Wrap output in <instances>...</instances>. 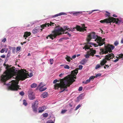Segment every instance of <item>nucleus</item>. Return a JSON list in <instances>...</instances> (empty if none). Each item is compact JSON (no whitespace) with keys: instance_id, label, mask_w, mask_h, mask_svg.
Wrapping results in <instances>:
<instances>
[{"instance_id":"obj_1","label":"nucleus","mask_w":123,"mask_h":123,"mask_svg":"<svg viewBox=\"0 0 123 123\" xmlns=\"http://www.w3.org/2000/svg\"><path fill=\"white\" fill-rule=\"evenodd\" d=\"M75 75H68L64 79H61L60 83H56L54 85V88L55 89H58L59 87L60 88L61 91L60 93L62 92L65 90L67 91L68 90H66L68 87H69L73 82L75 81V80L74 79H76V76Z\"/></svg>"},{"instance_id":"obj_2","label":"nucleus","mask_w":123,"mask_h":123,"mask_svg":"<svg viewBox=\"0 0 123 123\" xmlns=\"http://www.w3.org/2000/svg\"><path fill=\"white\" fill-rule=\"evenodd\" d=\"M3 65L6 66V70L3 74L1 76V80L2 82H5L9 79L11 78L12 76V74L15 73V67H13L9 68L11 66H9L7 64H6L4 63Z\"/></svg>"},{"instance_id":"obj_3","label":"nucleus","mask_w":123,"mask_h":123,"mask_svg":"<svg viewBox=\"0 0 123 123\" xmlns=\"http://www.w3.org/2000/svg\"><path fill=\"white\" fill-rule=\"evenodd\" d=\"M59 25L56 26L54 31L52 32L53 34L49 35L46 37V38L48 39V37H49L50 39H51L53 40L56 38L57 36L62 35V32H63V33H65V32L66 30L68 31L69 29V28L67 26H64L63 27L64 29L62 27L59 28Z\"/></svg>"},{"instance_id":"obj_4","label":"nucleus","mask_w":123,"mask_h":123,"mask_svg":"<svg viewBox=\"0 0 123 123\" xmlns=\"http://www.w3.org/2000/svg\"><path fill=\"white\" fill-rule=\"evenodd\" d=\"M122 21L119 20L118 18H116L113 17H110L107 18H106L100 21V22L101 23L106 24L111 23L112 22L115 23L116 24L119 25L121 22Z\"/></svg>"},{"instance_id":"obj_5","label":"nucleus","mask_w":123,"mask_h":123,"mask_svg":"<svg viewBox=\"0 0 123 123\" xmlns=\"http://www.w3.org/2000/svg\"><path fill=\"white\" fill-rule=\"evenodd\" d=\"M11 82V84L8 87L9 89L12 91H17L19 89V86L18 85V81L16 80H12Z\"/></svg>"},{"instance_id":"obj_6","label":"nucleus","mask_w":123,"mask_h":123,"mask_svg":"<svg viewBox=\"0 0 123 123\" xmlns=\"http://www.w3.org/2000/svg\"><path fill=\"white\" fill-rule=\"evenodd\" d=\"M115 48V47L113 45L110 44H108L105 47V49H102L101 52V53L102 54H106L108 53V52L111 53L112 52V50H113Z\"/></svg>"},{"instance_id":"obj_7","label":"nucleus","mask_w":123,"mask_h":123,"mask_svg":"<svg viewBox=\"0 0 123 123\" xmlns=\"http://www.w3.org/2000/svg\"><path fill=\"white\" fill-rule=\"evenodd\" d=\"M114 57V55L112 53L108 54L105 56V59L101 61L100 63V65L101 66L104 65L107 62L106 60H109L113 58Z\"/></svg>"},{"instance_id":"obj_8","label":"nucleus","mask_w":123,"mask_h":123,"mask_svg":"<svg viewBox=\"0 0 123 123\" xmlns=\"http://www.w3.org/2000/svg\"><path fill=\"white\" fill-rule=\"evenodd\" d=\"M98 37L95 35V32H92L88 35L87 39V42L88 43L92 39H95V41H96L97 38Z\"/></svg>"},{"instance_id":"obj_9","label":"nucleus","mask_w":123,"mask_h":123,"mask_svg":"<svg viewBox=\"0 0 123 123\" xmlns=\"http://www.w3.org/2000/svg\"><path fill=\"white\" fill-rule=\"evenodd\" d=\"M28 96L29 99L31 100H33L35 98L34 94L32 89H29L28 91Z\"/></svg>"},{"instance_id":"obj_10","label":"nucleus","mask_w":123,"mask_h":123,"mask_svg":"<svg viewBox=\"0 0 123 123\" xmlns=\"http://www.w3.org/2000/svg\"><path fill=\"white\" fill-rule=\"evenodd\" d=\"M38 104V102L37 100H36L32 104L31 107L34 112H37Z\"/></svg>"},{"instance_id":"obj_11","label":"nucleus","mask_w":123,"mask_h":123,"mask_svg":"<svg viewBox=\"0 0 123 123\" xmlns=\"http://www.w3.org/2000/svg\"><path fill=\"white\" fill-rule=\"evenodd\" d=\"M21 72L22 73H23L24 74L22 75H21L19 76V78L20 80H24L25 79L27 78V74L26 73L24 72L25 71V72H26L27 71L25 69H21Z\"/></svg>"},{"instance_id":"obj_12","label":"nucleus","mask_w":123,"mask_h":123,"mask_svg":"<svg viewBox=\"0 0 123 123\" xmlns=\"http://www.w3.org/2000/svg\"><path fill=\"white\" fill-rule=\"evenodd\" d=\"M102 38L99 37L97 39V42L98 43V45L101 46L105 43V42H104L105 41V39H102Z\"/></svg>"},{"instance_id":"obj_13","label":"nucleus","mask_w":123,"mask_h":123,"mask_svg":"<svg viewBox=\"0 0 123 123\" xmlns=\"http://www.w3.org/2000/svg\"><path fill=\"white\" fill-rule=\"evenodd\" d=\"M87 27L85 26V25L84 24H83L82 27H81L80 26L77 25L76 26L75 28L77 30L83 32L84 31H86V28Z\"/></svg>"},{"instance_id":"obj_14","label":"nucleus","mask_w":123,"mask_h":123,"mask_svg":"<svg viewBox=\"0 0 123 123\" xmlns=\"http://www.w3.org/2000/svg\"><path fill=\"white\" fill-rule=\"evenodd\" d=\"M53 24H54V23H53L52 22H50V23L49 24V23H46L44 24H43L42 25H41V27H40V30L42 31L43 30V29L45 27H48L49 26V25L51 26L52 25H53ZM52 26L54 25H52Z\"/></svg>"},{"instance_id":"obj_15","label":"nucleus","mask_w":123,"mask_h":123,"mask_svg":"<svg viewBox=\"0 0 123 123\" xmlns=\"http://www.w3.org/2000/svg\"><path fill=\"white\" fill-rule=\"evenodd\" d=\"M46 109V107L44 106L40 107L38 108V112L39 113H42L43 111L44 110Z\"/></svg>"},{"instance_id":"obj_16","label":"nucleus","mask_w":123,"mask_h":123,"mask_svg":"<svg viewBox=\"0 0 123 123\" xmlns=\"http://www.w3.org/2000/svg\"><path fill=\"white\" fill-rule=\"evenodd\" d=\"M42 83L41 82L38 86V87L41 86V87L39 88V90L40 92H42L45 91L46 90L47 88L46 87H43L45 85H44V86H42Z\"/></svg>"},{"instance_id":"obj_17","label":"nucleus","mask_w":123,"mask_h":123,"mask_svg":"<svg viewBox=\"0 0 123 123\" xmlns=\"http://www.w3.org/2000/svg\"><path fill=\"white\" fill-rule=\"evenodd\" d=\"M40 27L38 26L35 27L32 30V32L35 34L37 33L40 30Z\"/></svg>"},{"instance_id":"obj_18","label":"nucleus","mask_w":123,"mask_h":123,"mask_svg":"<svg viewBox=\"0 0 123 123\" xmlns=\"http://www.w3.org/2000/svg\"><path fill=\"white\" fill-rule=\"evenodd\" d=\"M88 52L90 55H92V56H94V54L96 53V51L95 50H91V49H90V50Z\"/></svg>"},{"instance_id":"obj_19","label":"nucleus","mask_w":123,"mask_h":123,"mask_svg":"<svg viewBox=\"0 0 123 123\" xmlns=\"http://www.w3.org/2000/svg\"><path fill=\"white\" fill-rule=\"evenodd\" d=\"M31 34L30 32H28V31L25 32L24 35V37H25V39H26V37H27L28 36H30L31 35Z\"/></svg>"},{"instance_id":"obj_20","label":"nucleus","mask_w":123,"mask_h":123,"mask_svg":"<svg viewBox=\"0 0 123 123\" xmlns=\"http://www.w3.org/2000/svg\"><path fill=\"white\" fill-rule=\"evenodd\" d=\"M78 68H76L75 70L72 71L71 74L72 75H77L78 73Z\"/></svg>"},{"instance_id":"obj_21","label":"nucleus","mask_w":123,"mask_h":123,"mask_svg":"<svg viewBox=\"0 0 123 123\" xmlns=\"http://www.w3.org/2000/svg\"><path fill=\"white\" fill-rule=\"evenodd\" d=\"M48 95V94L47 92H44L41 95V98H45L47 97Z\"/></svg>"},{"instance_id":"obj_22","label":"nucleus","mask_w":123,"mask_h":123,"mask_svg":"<svg viewBox=\"0 0 123 123\" xmlns=\"http://www.w3.org/2000/svg\"><path fill=\"white\" fill-rule=\"evenodd\" d=\"M66 14L64 12H61L58 14H57L55 15L54 16H53V17L54 18L55 17H58L59 16H60L62 15H64Z\"/></svg>"},{"instance_id":"obj_23","label":"nucleus","mask_w":123,"mask_h":123,"mask_svg":"<svg viewBox=\"0 0 123 123\" xmlns=\"http://www.w3.org/2000/svg\"><path fill=\"white\" fill-rule=\"evenodd\" d=\"M66 59L67 61L68 62H70V61L72 60V58H71L70 57L68 56H67V57H66Z\"/></svg>"},{"instance_id":"obj_24","label":"nucleus","mask_w":123,"mask_h":123,"mask_svg":"<svg viewBox=\"0 0 123 123\" xmlns=\"http://www.w3.org/2000/svg\"><path fill=\"white\" fill-rule=\"evenodd\" d=\"M37 84L35 83H33L31 85V88H35L37 86Z\"/></svg>"},{"instance_id":"obj_25","label":"nucleus","mask_w":123,"mask_h":123,"mask_svg":"<svg viewBox=\"0 0 123 123\" xmlns=\"http://www.w3.org/2000/svg\"><path fill=\"white\" fill-rule=\"evenodd\" d=\"M86 60L85 59H84L83 60L80 62V63L82 65H84L86 63Z\"/></svg>"},{"instance_id":"obj_26","label":"nucleus","mask_w":123,"mask_h":123,"mask_svg":"<svg viewBox=\"0 0 123 123\" xmlns=\"http://www.w3.org/2000/svg\"><path fill=\"white\" fill-rule=\"evenodd\" d=\"M105 12L106 13H107V14H105V15L106 16V17H108L109 18L110 17V13H109L108 11H105Z\"/></svg>"},{"instance_id":"obj_27","label":"nucleus","mask_w":123,"mask_h":123,"mask_svg":"<svg viewBox=\"0 0 123 123\" xmlns=\"http://www.w3.org/2000/svg\"><path fill=\"white\" fill-rule=\"evenodd\" d=\"M90 81V80L89 79L87 80L85 82H83V83L85 84H87L89 83Z\"/></svg>"},{"instance_id":"obj_28","label":"nucleus","mask_w":123,"mask_h":123,"mask_svg":"<svg viewBox=\"0 0 123 123\" xmlns=\"http://www.w3.org/2000/svg\"><path fill=\"white\" fill-rule=\"evenodd\" d=\"M87 44H91V45H93L95 47H96L98 46V45H97V44H94L93 43H89V42H88H88H87Z\"/></svg>"},{"instance_id":"obj_29","label":"nucleus","mask_w":123,"mask_h":123,"mask_svg":"<svg viewBox=\"0 0 123 123\" xmlns=\"http://www.w3.org/2000/svg\"><path fill=\"white\" fill-rule=\"evenodd\" d=\"M69 38L68 37H64L62 38H60L59 40V41L60 42H61L62 41V40L63 39H68Z\"/></svg>"},{"instance_id":"obj_30","label":"nucleus","mask_w":123,"mask_h":123,"mask_svg":"<svg viewBox=\"0 0 123 123\" xmlns=\"http://www.w3.org/2000/svg\"><path fill=\"white\" fill-rule=\"evenodd\" d=\"M23 104L25 106H26L27 105V103L26 102V101L24 99L23 100Z\"/></svg>"},{"instance_id":"obj_31","label":"nucleus","mask_w":123,"mask_h":123,"mask_svg":"<svg viewBox=\"0 0 123 123\" xmlns=\"http://www.w3.org/2000/svg\"><path fill=\"white\" fill-rule=\"evenodd\" d=\"M90 55L89 54V53L88 52H87V54L86 55H85L84 56L86 58H88L89 57V56Z\"/></svg>"},{"instance_id":"obj_32","label":"nucleus","mask_w":123,"mask_h":123,"mask_svg":"<svg viewBox=\"0 0 123 123\" xmlns=\"http://www.w3.org/2000/svg\"><path fill=\"white\" fill-rule=\"evenodd\" d=\"M82 95H80L79 96L77 97V99L78 100H79L80 99H82Z\"/></svg>"},{"instance_id":"obj_33","label":"nucleus","mask_w":123,"mask_h":123,"mask_svg":"<svg viewBox=\"0 0 123 123\" xmlns=\"http://www.w3.org/2000/svg\"><path fill=\"white\" fill-rule=\"evenodd\" d=\"M91 47H92V46H90L89 47V46L87 45H86L85 46V49H89V48Z\"/></svg>"},{"instance_id":"obj_34","label":"nucleus","mask_w":123,"mask_h":123,"mask_svg":"<svg viewBox=\"0 0 123 123\" xmlns=\"http://www.w3.org/2000/svg\"><path fill=\"white\" fill-rule=\"evenodd\" d=\"M75 27H74L73 28H69L68 31H74L75 30Z\"/></svg>"},{"instance_id":"obj_35","label":"nucleus","mask_w":123,"mask_h":123,"mask_svg":"<svg viewBox=\"0 0 123 123\" xmlns=\"http://www.w3.org/2000/svg\"><path fill=\"white\" fill-rule=\"evenodd\" d=\"M100 66L99 64H97L96 65L95 68V69H98V68H100Z\"/></svg>"},{"instance_id":"obj_36","label":"nucleus","mask_w":123,"mask_h":123,"mask_svg":"<svg viewBox=\"0 0 123 123\" xmlns=\"http://www.w3.org/2000/svg\"><path fill=\"white\" fill-rule=\"evenodd\" d=\"M65 69H69L70 68V67L68 65H66L64 67Z\"/></svg>"},{"instance_id":"obj_37","label":"nucleus","mask_w":123,"mask_h":123,"mask_svg":"<svg viewBox=\"0 0 123 123\" xmlns=\"http://www.w3.org/2000/svg\"><path fill=\"white\" fill-rule=\"evenodd\" d=\"M19 94L20 95L22 96L24 95L25 93L23 91H21L19 92Z\"/></svg>"},{"instance_id":"obj_38","label":"nucleus","mask_w":123,"mask_h":123,"mask_svg":"<svg viewBox=\"0 0 123 123\" xmlns=\"http://www.w3.org/2000/svg\"><path fill=\"white\" fill-rule=\"evenodd\" d=\"M43 116L44 117H47L48 116V114L47 113H46L45 114H43Z\"/></svg>"},{"instance_id":"obj_39","label":"nucleus","mask_w":123,"mask_h":123,"mask_svg":"<svg viewBox=\"0 0 123 123\" xmlns=\"http://www.w3.org/2000/svg\"><path fill=\"white\" fill-rule=\"evenodd\" d=\"M67 111V110H62L61 112V113L62 114H64L65 112H66Z\"/></svg>"},{"instance_id":"obj_40","label":"nucleus","mask_w":123,"mask_h":123,"mask_svg":"<svg viewBox=\"0 0 123 123\" xmlns=\"http://www.w3.org/2000/svg\"><path fill=\"white\" fill-rule=\"evenodd\" d=\"M21 48L20 46H19L17 47L16 48V50L18 51L20 50L21 49Z\"/></svg>"},{"instance_id":"obj_41","label":"nucleus","mask_w":123,"mask_h":123,"mask_svg":"<svg viewBox=\"0 0 123 123\" xmlns=\"http://www.w3.org/2000/svg\"><path fill=\"white\" fill-rule=\"evenodd\" d=\"M81 107V105H78L76 107L75 110H78L79 108Z\"/></svg>"},{"instance_id":"obj_42","label":"nucleus","mask_w":123,"mask_h":123,"mask_svg":"<svg viewBox=\"0 0 123 123\" xmlns=\"http://www.w3.org/2000/svg\"><path fill=\"white\" fill-rule=\"evenodd\" d=\"M54 60L53 59H50L49 60V62H50V64L52 65L53 64V62Z\"/></svg>"},{"instance_id":"obj_43","label":"nucleus","mask_w":123,"mask_h":123,"mask_svg":"<svg viewBox=\"0 0 123 123\" xmlns=\"http://www.w3.org/2000/svg\"><path fill=\"white\" fill-rule=\"evenodd\" d=\"M94 78H95V76H92L89 77V79L91 80L93 79Z\"/></svg>"},{"instance_id":"obj_44","label":"nucleus","mask_w":123,"mask_h":123,"mask_svg":"<svg viewBox=\"0 0 123 123\" xmlns=\"http://www.w3.org/2000/svg\"><path fill=\"white\" fill-rule=\"evenodd\" d=\"M114 44L115 46H117L118 44V43L117 41H116L115 42Z\"/></svg>"},{"instance_id":"obj_45","label":"nucleus","mask_w":123,"mask_h":123,"mask_svg":"<svg viewBox=\"0 0 123 123\" xmlns=\"http://www.w3.org/2000/svg\"><path fill=\"white\" fill-rule=\"evenodd\" d=\"M79 69L81 70L83 68V66L81 65H79Z\"/></svg>"},{"instance_id":"obj_46","label":"nucleus","mask_w":123,"mask_h":123,"mask_svg":"<svg viewBox=\"0 0 123 123\" xmlns=\"http://www.w3.org/2000/svg\"><path fill=\"white\" fill-rule=\"evenodd\" d=\"M58 81H59L58 80H57L55 79L53 81V83L54 84H55Z\"/></svg>"},{"instance_id":"obj_47","label":"nucleus","mask_w":123,"mask_h":123,"mask_svg":"<svg viewBox=\"0 0 123 123\" xmlns=\"http://www.w3.org/2000/svg\"><path fill=\"white\" fill-rule=\"evenodd\" d=\"M83 89V87H79V88L78 89V90L79 91H81Z\"/></svg>"},{"instance_id":"obj_48","label":"nucleus","mask_w":123,"mask_h":123,"mask_svg":"<svg viewBox=\"0 0 123 123\" xmlns=\"http://www.w3.org/2000/svg\"><path fill=\"white\" fill-rule=\"evenodd\" d=\"M6 38H5L2 39V42L4 43L6 41Z\"/></svg>"},{"instance_id":"obj_49","label":"nucleus","mask_w":123,"mask_h":123,"mask_svg":"<svg viewBox=\"0 0 123 123\" xmlns=\"http://www.w3.org/2000/svg\"><path fill=\"white\" fill-rule=\"evenodd\" d=\"M5 51V49H3L0 51V52L1 53H3Z\"/></svg>"},{"instance_id":"obj_50","label":"nucleus","mask_w":123,"mask_h":123,"mask_svg":"<svg viewBox=\"0 0 123 123\" xmlns=\"http://www.w3.org/2000/svg\"><path fill=\"white\" fill-rule=\"evenodd\" d=\"M47 123H54V122L52 120H49L48 121Z\"/></svg>"},{"instance_id":"obj_51","label":"nucleus","mask_w":123,"mask_h":123,"mask_svg":"<svg viewBox=\"0 0 123 123\" xmlns=\"http://www.w3.org/2000/svg\"><path fill=\"white\" fill-rule=\"evenodd\" d=\"M106 67H107V68H108L109 67V66L108 65H105V66H104V68L105 69L106 68Z\"/></svg>"},{"instance_id":"obj_52","label":"nucleus","mask_w":123,"mask_h":123,"mask_svg":"<svg viewBox=\"0 0 123 123\" xmlns=\"http://www.w3.org/2000/svg\"><path fill=\"white\" fill-rule=\"evenodd\" d=\"M101 74H97L96 75H95V78L97 77L98 76H101Z\"/></svg>"},{"instance_id":"obj_53","label":"nucleus","mask_w":123,"mask_h":123,"mask_svg":"<svg viewBox=\"0 0 123 123\" xmlns=\"http://www.w3.org/2000/svg\"><path fill=\"white\" fill-rule=\"evenodd\" d=\"M64 33H65V34L67 33L68 35L70 37L71 36V34H69V33H68L67 32H65V33H63L62 34H63Z\"/></svg>"},{"instance_id":"obj_54","label":"nucleus","mask_w":123,"mask_h":123,"mask_svg":"<svg viewBox=\"0 0 123 123\" xmlns=\"http://www.w3.org/2000/svg\"><path fill=\"white\" fill-rule=\"evenodd\" d=\"M119 57L120 58H123V54H120Z\"/></svg>"},{"instance_id":"obj_55","label":"nucleus","mask_w":123,"mask_h":123,"mask_svg":"<svg viewBox=\"0 0 123 123\" xmlns=\"http://www.w3.org/2000/svg\"><path fill=\"white\" fill-rule=\"evenodd\" d=\"M79 14V12H76V13H74V15H76V16H77V15H78Z\"/></svg>"},{"instance_id":"obj_56","label":"nucleus","mask_w":123,"mask_h":123,"mask_svg":"<svg viewBox=\"0 0 123 123\" xmlns=\"http://www.w3.org/2000/svg\"><path fill=\"white\" fill-rule=\"evenodd\" d=\"M119 59H117L113 61V62H116L118 61Z\"/></svg>"},{"instance_id":"obj_57","label":"nucleus","mask_w":123,"mask_h":123,"mask_svg":"<svg viewBox=\"0 0 123 123\" xmlns=\"http://www.w3.org/2000/svg\"><path fill=\"white\" fill-rule=\"evenodd\" d=\"M76 55H74L72 56V58L73 59L75 58H76Z\"/></svg>"},{"instance_id":"obj_58","label":"nucleus","mask_w":123,"mask_h":123,"mask_svg":"<svg viewBox=\"0 0 123 123\" xmlns=\"http://www.w3.org/2000/svg\"><path fill=\"white\" fill-rule=\"evenodd\" d=\"M30 77H31L33 76L32 74L31 73H30Z\"/></svg>"},{"instance_id":"obj_59","label":"nucleus","mask_w":123,"mask_h":123,"mask_svg":"<svg viewBox=\"0 0 123 123\" xmlns=\"http://www.w3.org/2000/svg\"><path fill=\"white\" fill-rule=\"evenodd\" d=\"M64 74V73H61L59 75V76L60 77H61Z\"/></svg>"},{"instance_id":"obj_60","label":"nucleus","mask_w":123,"mask_h":123,"mask_svg":"<svg viewBox=\"0 0 123 123\" xmlns=\"http://www.w3.org/2000/svg\"><path fill=\"white\" fill-rule=\"evenodd\" d=\"M112 16L113 17H117V16L116 15V14H114Z\"/></svg>"},{"instance_id":"obj_61","label":"nucleus","mask_w":123,"mask_h":123,"mask_svg":"<svg viewBox=\"0 0 123 123\" xmlns=\"http://www.w3.org/2000/svg\"><path fill=\"white\" fill-rule=\"evenodd\" d=\"M1 57L2 58H5V55H3L1 56Z\"/></svg>"},{"instance_id":"obj_62","label":"nucleus","mask_w":123,"mask_h":123,"mask_svg":"<svg viewBox=\"0 0 123 123\" xmlns=\"http://www.w3.org/2000/svg\"><path fill=\"white\" fill-rule=\"evenodd\" d=\"M3 60L1 59L0 58V64H1V62H2Z\"/></svg>"},{"instance_id":"obj_63","label":"nucleus","mask_w":123,"mask_h":123,"mask_svg":"<svg viewBox=\"0 0 123 123\" xmlns=\"http://www.w3.org/2000/svg\"><path fill=\"white\" fill-rule=\"evenodd\" d=\"M97 11V10H93L92 11V12L89 13V14H91V13H92V12H93L94 11Z\"/></svg>"},{"instance_id":"obj_64","label":"nucleus","mask_w":123,"mask_h":123,"mask_svg":"<svg viewBox=\"0 0 123 123\" xmlns=\"http://www.w3.org/2000/svg\"><path fill=\"white\" fill-rule=\"evenodd\" d=\"M121 43H123V38L121 40Z\"/></svg>"}]
</instances>
